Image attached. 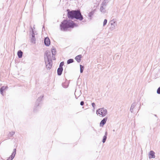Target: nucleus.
<instances>
[{
	"label": "nucleus",
	"mask_w": 160,
	"mask_h": 160,
	"mask_svg": "<svg viewBox=\"0 0 160 160\" xmlns=\"http://www.w3.org/2000/svg\"><path fill=\"white\" fill-rule=\"evenodd\" d=\"M68 17V18L71 19L75 18L80 21H82L83 19V17L82 15L80 10H72L70 11L69 9L67 10Z\"/></svg>",
	"instance_id": "f257e3e1"
},
{
	"label": "nucleus",
	"mask_w": 160,
	"mask_h": 160,
	"mask_svg": "<svg viewBox=\"0 0 160 160\" xmlns=\"http://www.w3.org/2000/svg\"><path fill=\"white\" fill-rule=\"evenodd\" d=\"M77 24L70 20H64L62 22L60 27L61 30L65 31L69 28H73Z\"/></svg>",
	"instance_id": "f03ea898"
},
{
	"label": "nucleus",
	"mask_w": 160,
	"mask_h": 160,
	"mask_svg": "<svg viewBox=\"0 0 160 160\" xmlns=\"http://www.w3.org/2000/svg\"><path fill=\"white\" fill-rule=\"evenodd\" d=\"M44 61H52L53 58L51 56V52L50 51H46L44 54Z\"/></svg>",
	"instance_id": "7ed1b4c3"
},
{
	"label": "nucleus",
	"mask_w": 160,
	"mask_h": 160,
	"mask_svg": "<svg viewBox=\"0 0 160 160\" xmlns=\"http://www.w3.org/2000/svg\"><path fill=\"white\" fill-rule=\"evenodd\" d=\"M108 2V0H104L103 1L101 5V7L100 8V11L101 12L103 13L105 12L106 11L105 9Z\"/></svg>",
	"instance_id": "20e7f679"
},
{
	"label": "nucleus",
	"mask_w": 160,
	"mask_h": 160,
	"mask_svg": "<svg viewBox=\"0 0 160 160\" xmlns=\"http://www.w3.org/2000/svg\"><path fill=\"white\" fill-rule=\"evenodd\" d=\"M110 23L111 25L110 28L111 30H113L116 28L117 26V22L116 19H113L111 20L110 22Z\"/></svg>",
	"instance_id": "39448f33"
},
{
	"label": "nucleus",
	"mask_w": 160,
	"mask_h": 160,
	"mask_svg": "<svg viewBox=\"0 0 160 160\" xmlns=\"http://www.w3.org/2000/svg\"><path fill=\"white\" fill-rule=\"evenodd\" d=\"M43 97V96H41L38 97L37 99L34 106V107L36 108H37L42 103V98Z\"/></svg>",
	"instance_id": "423d86ee"
},
{
	"label": "nucleus",
	"mask_w": 160,
	"mask_h": 160,
	"mask_svg": "<svg viewBox=\"0 0 160 160\" xmlns=\"http://www.w3.org/2000/svg\"><path fill=\"white\" fill-rule=\"evenodd\" d=\"M107 111H96L97 115H99L102 117L105 116L107 113Z\"/></svg>",
	"instance_id": "0eeeda50"
},
{
	"label": "nucleus",
	"mask_w": 160,
	"mask_h": 160,
	"mask_svg": "<svg viewBox=\"0 0 160 160\" xmlns=\"http://www.w3.org/2000/svg\"><path fill=\"white\" fill-rule=\"evenodd\" d=\"M46 65V67L49 70L51 69L52 66V61H45Z\"/></svg>",
	"instance_id": "6e6552de"
},
{
	"label": "nucleus",
	"mask_w": 160,
	"mask_h": 160,
	"mask_svg": "<svg viewBox=\"0 0 160 160\" xmlns=\"http://www.w3.org/2000/svg\"><path fill=\"white\" fill-rule=\"evenodd\" d=\"M31 28L32 29V33L31 35V42L33 43H35L36 42V39L35 37V33L34 32V31L32 30V28L31 27Z\"/></svg>",
	"instance_id": "1a4fd4ad"
},
{
	"label": "nucleus",
	"mask_w": 160,
	"mask_h": 160,
	"mask_svg": "<svg viewBox=\"0 0 160 160\" xmlns=\"http://www.w3.org/2000/svg\"><path fill=\"white\" fill-rule=\"evenodd\" d=\"M16 148L13 149L11 155L6 160H12L14 158L16 154Z\"/></svg>",
	"instance_id": "9d476101"
},
{
	"label": "nucleus",
	"mask_w": 160,
	"mask_h": 160,
	"mask_svg": "<svg viewBox=\"0 0 160 160\" xmlns=\"http://www.w3.org/2000/svg\"><path fill=\"white\" fill-rule=\"evenodd\" d=\"M45 45L46 46H49L50 43V40L49 38L47 37L45 38L44 40Z\"/></svg>",
	"instance_id": "9b49d317"
},
{
	"label": "nucleus",
	"mask_w": 160,
	"mask_h": 160,
	"mask_svg": "<svg viewBox=\"0 0 160 160\" xmlns=\"http://www.w3.org/2000/svg\"><path fill=\"white\" fill-rule=\"evenodd\" d=\"M155 152H154L153 151H151L149 152V158H155Z\"/></svg>",
	"instance_id": "f8f14e48"
},
{
	"label": "nucleus",
	"mask_w": 160,
	"mask_h": 160,
	"mask_svg": "<svg viewBox=\"0 0 160 160\" xmlns=\"http://www.w3.org/2000/svg\"><path fill=\"white\" fill-rule=\"evenodd\" d=\"M56 50L54 48H53L52 49V58H53V60H55V57L54 55L56 54Z\"/></svg>",
	"instance_id": "ddd939ff"
},
{
	"label": "nucleus",
	"mask_w": 160,
	"mask_h": 160,
	"mask_svg": "<svg viewBox=\"0 0 160 160\" xmlns=\"http://www.w3.org/2000/svg\"><path fill=\"white\" fill-rule=\"evenodd\" d=\"M107 120V118H104L101 122L100 125L101 126H103L106 123Z\"/></svg>",
	"instance_id": "4468645a"
},
{
	"label": "nucleus",
	"mask_w": 160,
	"mask_h": 160,
	"mask_svg": "<svg viewBox=\"0 0 160 160\" xmlns=\"http://www.w3.org/2000/svg\"><path fill=\"white\" fill-rule=\"evenodd\" d=\"M63 70V68L59 67L57 70V73L58 75L60 76L62 74Z\"/></svg>",
	"instance_id": "2eb2a0df"
},
{
	"label": "nucleus",
	"mask_w": 160,
	"mask_h": 160,
	"mask_svg": "<svg viewBox=\"0 0 160 160\" xmlns=\"http://www.w3.org/2000/svg\"><path fill=\"white\" fill-rule=\"evenodd\" d=\"M82 57V55H79L77 56L75 58V59L78 62H80L81 60V58Z\"/></svg>",
	"instance_id": "dca6fc26"
},
{
	"label": "nucleus",
	"mask_w": 160,
	"mask_h": 160,
	"mask_svg": "<svg viewBox=\"0 0 160 160\" xmlns=\"http://www.w3.org/2000/svg\"><path fill=\"white\" fill-rule=\"evenodd\" d=\"M23 52H22L20 50H19L17 53V54L18 57L19 58H22V56Z\"/></svg>",
	"instance_id": "f3484780"
},
{
	"label": "nucleus",
	"mask_w": 160,
	"mask_h": 160,
	"mask_svg": "<svg viewBox=\"0 0 160 160\" xmlns=\"http://www.w3.org/2000/svg\"><path fill=\"white\" fill-rule=\"evenodd\" d=\"M107 132H106L104 136L103 137L102 142L103 143L105 142L107 138Z\"/></svg>",
	"instance_id": "a211bd4d"
},
{
	"label": "nucleus",
	"mask_w": 160,
	"mask_h": 160,
	"mask_svg": "<svg viewBox=\"0 0 160 160\" xmlns=\"http://www.w3.org/2000/svg\"><path fill=\"white\" fill-rule=\"evenodd\" d=\"M68 82H63L62 84V86L64 88H67L68 86Z\"/></svg>",
	"instance_id": "6ab92c4d"
},
{
	"label": "nucleus",
	"mask_w": 160,
	"mask_h": 160,
	"mask_svg": "<svg viewBox=\"0 0 160 160\" xmlns=\"http://www.w3.org/2000/svg\"><path fill=\"white\" fill-rule=\"evenodd\" d=\"M7 87L2 86L1 88L0 92L1 94L3 95V91L5 90Z\"/></svg>",
	"instance_id": "aec40b11"
},
{
	"label": "nucleus",
	"mask_w": 160,
	"mask_h": 160,
	"mask_svg": "<svg viewBox=\"0 0 160 160\" xmlns=\"http://www.w3.org/2000/svg\"><path fill=\"white\" fill-rule=\"evenodd\" d=\"M136 102H134L133 103L131 106V107L130 108V110H133V109H134L135 107L136 106Z\"/></svg>",
	"instance_id": "412c9836"
},
{
	"label": "nucleus",
	"mask_w": 160,
	"mask_h": 160,
	"mask_svg": "<svg viewBox=\"0 0 160 160\" xmlns=\"http://www.w3.org/2000/svg\"><path fill=\"white\" fill-rule=\"evenodd\" d=\"M74 62L73 59H69L68 60L67 63L68 64H69L73 62Z\"/></svg>",
	"instance_id": "4be33fe9"
},
{
	"label": "nucleus",
	"mask_w": 160,
	"mask_h": 160,
	"mask_svg": "<svg viewBox=\"0 0 160 160\" xmlns=\"http://www.w3.org/2000/svg\"><path fill=\"white\" fill-rule=\"evenodd\" d=\"M15 132L12 131L11 132H9V134H8V137H11L14 134Z\"/></svg>",
	"instance_id": "5701e85b"
},
{
	"label": "nucleus",
	"mask_w": 160,
	"mask_h": 160,
	"mask_svg": "<svg viewBox=\"0 0 160 160\" xmlns=\"http://www.w3.org/2000/svg\"><path fill=\"white\" fill-rule=\"evenodd\" d=\"M84 69V67L82 65H80V71L81 73H82L83 72Z\"/></svg>",
	"instance_id": "b1692460"
},
{
	"label": "nucleus",
	"mask_w": 160,
	"mask_h": 160,
	"mask_svg": "<svg viewBox=\"0 0 160 160\" xmlns=\"http://www.w3.org/2000/svg\"><path fill=\"white\" fill-rule=\"evenodd\" d=\"M64 63L63 62H61L59 65V68H62V66L64 65Z\"/></svg>",
	"instance_id": "393cba45"
},
{
	"label": "nucleus",
	"mask_w": 160,
	"mask_h": 160,
	"mask_svg": "<svg viewBox=\"0 0 160 160\" xmlns=\"http://www.w3.org/2000/svg\"><path fill=\"white\" fill-rule=\"evenodd\" d=\"M107 20L106 19H104L103 22V26H104L107 24Z\"/></svg>",
	"instance_id": "a878e982"
},
{
	"label": "nucleus",
	"mask_w": 160,
	"mask_h": 160,
	"mask_svg": "<svg viewBox=\"0 0 160 160\" xmlns=\"http://www.w3.org/2000/svg\"><path fill=\"white\" fill-rule=\"evenodd\" d=\"M93 15V13L92 12H90L88 14V17L90 18V19H91V17Z\"/></svg>",
	"instance_id": "bb28decb"
},
{
	"label": "nucleus",
	"mask_w": 160,
	"mask_h": 160,
	"mask_svg": "<svg viewBox=\"0 0 160 160\" xmlns=\"http://www.w3.org/2000/svg\"><path fill=\"white\" fill-rule=\"evenodd\" d=\"M92 107L93 108V109L94 110L95 109V106H96L94 102H92Z\"/></svg>",
	"instance_id": "cd10ccee"
},
{
	"label": "nucleus",
	"mask_w": 160,
	"mask_h": 160,
	"mask_svg": "<svg viewBox=\"0 0 160 160\" xmlns=\"http://www.w3.org/2000/svg\"><path fill=\"white\" fill-rule=\"evenodd\" d=\"M157 92L158 94H160V87L158 89Z\"/></svg>",
	"instance_id": "c85d7f7f"
},
{
	"label": "nucleus",
	"mask_w": 160,
	"mask_h": 160,
	"mask_svg": "<svg viewBox=\"0 0 160 160\" xmlns=\"http://www.w3.org/2000/svg\"><path fill=\"white\" fill-rule=\"evenodd\" d=\"M84 104V102L83 101H82L81 102H80V105H81V106H83Z\"/></svg>",
	"instance_id": "c756f323"
},
{
	"label": "nucleus",
	"mask_w": 160,
	"mask_h": 160,
	"mask_svg": "<svg viewBox=\"0 0 160 160\" xmlns=\"http://www.w3.org/2000/svg\"><path fill=\"white\" fill-rule=\"evenodd\" d=\"M102 109H103V110H107L106 108L104 109V108H99V109H98L97 110H102Z\"/></svg>",
	"instance_id": "7c9ffc66"
},
{
	"label": "nucleus",
	"mask_w": 160,
	"mask_h": 160,
	"mask_svg": "<svg viewBox=\"0 0 160 160\" xmlns=\"http://www.w3.org/2000/svg\"><path fill=\"white\" fill-rule=\"evenodd\" d=\"M113 132H114V131H115V130H114H114H113Z\"/></svg>",
	"instance_id": "2f4dec72"
},
{
	"label": "nucleus",
	"mask_w": 160,
	"mask_h": 160,
	"mask_svg": "<svg viewBox=\"0 0 160 160\" xmlns=\"http://www.w3.org/2000/svg\"><path fill=\"white\" fill-rule=\"evenodd\" d=\"M131 112H132V111Z\"/></svg>",
	"instance_id": "473e14b6"
}]
</instances>
